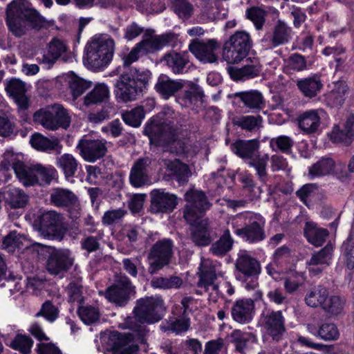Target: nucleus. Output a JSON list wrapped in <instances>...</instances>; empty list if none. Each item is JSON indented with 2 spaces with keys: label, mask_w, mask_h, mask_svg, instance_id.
Segmentation results:
<instances>
[{
  "label": "nucleus",
  "mask_w": 354,
  "mask_h": 354,
  "mask_svg": "<svg viewBox=\"0 0 354 354\" xmlns=\"http://www.w3.org/2000/svg\"><path fill=\"white\" fill-rule=\"evenodd\" d=\"M67 51L66 44L58 38H53L48 44L47 52L37 59L40 64H44L48 68L51 67L55 62L62 57Z\"/></svg>",
  "instance_id": "b1692460"
},
{
  "label": "nucleus",
  "mask_w": 354,
  "mask_h": 354,
  "mask_svg": "<svg viewBox=\"0 0 354 354\" xmlns=\"http://www.w3.org/2000/svg\"><path fill=\"white\" fill-rule=\"evenodd\" d=\"M219 265L214 263L209 259H201L199 268L198 287L203 288L205 290H209L212 299L216 300V297L220 294L218 286L214 283L216 277Z\"/></svg>",
  "instance_id": "9b49d317"
},
{
  "label": "nucleus",
  "mask_w": 354,
  "mask_h": 354,
  "mask_svg": "<svg viewBox=\"0 0 354 354\" xmlns=\"http://www.w3.org/2000/svg\"><path fill=\"white\" fill-rule=\"evenodd\" d=\"M50 198L52 203L58 207L75 205L77 201V198L73 192L64 189H54Z\"/></svg>",
  "instance_id": "c03bdc74"
},
{
  "label": "nucleus",
  "mask_w": 354,
  "mask_h": 354,
  "mask_svg": "<svg viewBox=\"0 0 354 354\" xmlns=\"http://www.w3.org/2000/svg\"><path fill=\"white\" fill-rule=\"evenodd\" d=\"M233 97L238 98L244 106L252 110L262 109L265 105L261 93L256 90L237 92L233 94Z\"/></svg>",
  "instance_id": "2f4dec72"
},
{
  "label": "nucleus",
  "mask_w": 354,
  "mask_h": 354,
  "mask_svg": "<svg viewBox=\"0 0 354 354\" xmlns=\"http://www.w3.org/2000/svg\"><path fill=\"white\" fill-rule=\"evenodd\" d=\"M233 124L248 131H253L261 126L262 118L260 115H245L236 117Z\"/></svg>",
  "instance_id": "09e8293b"
},
{
  "label": "nucleus",
  "mask_w": 354,
  "mask_h": 354,
  "mask_svg": "<svg viewBox=\"0 0 354 354\" xmlns=\"http://www.w3.org/2000/svg\"><path fill=\"white\" fill-rule=\"evenodd\" d=\"M58 165L62 169L66 178L73 176L77 168V164L72 156H60L57 160Z\"/></svg>",
  "instance_id": "e2e57ef3"
},
{
  "label": "nucleus",
  "mask_w": 354,
  "mask_h": 354,
  "mask_svg": "<svg viewBox=\"0 0 354 354\" xmlns=\"http://www.w3.org/2000/svg\"><path fill=\"white\" fill-rule=\"evenodd\" d=\"M6 24L13 35L21 37L30 29L47 28L49 23L38 12L30 8L26 0H13L6 10Z\"/></svg>",
  "instance_id": "f257e3e1"
},
{
  "label": "nucleus",
  "mask_w": 354,
  "mask_h": 354,
  "mask_svg": "<svg viewBox=\"0 0 354 354\" xmlns=\"http://www.w3.org/2000/svg\"><path fill=\"white\" fill-rule=\"evenodd\" d=\"M172 246V242L169 239H162L153 246L148 256L150 273L153 274L169 263Z\"/></svg>",
  "instance_id": "9d476101"
},
{
  "label": "nucleus",
  "mask_w": 354,
  "mask_h": 354,
  "mask_svg": "<svg viewBox=\"0 0 354 354\" xmlns=\"http://www.w3.org/2000/svg\"><path fill=\"white\" fill-rule=\"evenodd\" d=\"M249 214L251 216L250 223L244 228L236 229L235 232L251 243L263 240L265 238L263 218L259 215H253L250 213Z\"/></svg>",
  "instance_id": "a211bd4d"
},
{
  "label": "nucleus",
  "mask_w": 354,
  "mask_h": 354,
  "mask_svg": "<svg viewBox=\"0 0 354 354\" xmlns=\"http://www.w3.org/2000/svg\"><path fill=\"white\" fill-rule=\"evenodd\" d=\"M292 30L285 23L279 21L273 28L272 32L266 34L263 41L268 43V46L277 47L284 45L291 39Z\"/></svg>",
  "instance_id": "a878e982"
},
{
  "label": "nucleus",
  "mask_w": 354,
  "mask_h": 354,
  "mask_svg": "<svg viewBox=\"0 0 354 354\" xmlns=\"http://www.w3.org/2000/svg\"><path fill=\"white\" fill-rule=\"evenodd\" d=\"M187 205L185 209L184 218L188 223L196 221L201 218L202 212L209 207L203 192L196 189H191L186 192Z\"/></svg>",
  "instance_id": "1a4fd4ad"
},
{
  "label": "nucleus",
  "mask_w": 354,
  "mask_h": 354,
  "mask_svg": "<svg viewBox=\"0 0 354 354\" xmlns=\"http://www.w3.org/2000/svg\"><path fill=\"white\" fill-rule=\"evenodd\" d=\"M132 337L130 334H120L112 332L109 336V345L112 354H131L137 350V346L129 344Z\"/></svg>",
  "instance_id": "4be33fe9"
},
{
  "label": "nucleus",
  "mask_w": 354,
  "mask_h": 354,
  "mask_svg": "<svg viewBox=\"0 0 354 354\" xmlns=\"http://www.w3.org/2000/svg\"><path fill=\"white\" fill-rule=\"evenodd\" d=\"M33 121L47 130L56 131L59 128L67 129L71 125V117L62 104H55L36 111Z\"/></svg>",
  "instance_id": "423d86ee"
},
{
  "label": "nucleus",
  "mask_w": 354,
  "mask_h": 354,
  "mask_svg": "<svg viewBox=\"0 0 354 354\" xmlns=\"http://www.w3.org/2000/svg\"><path fill=\"white\" fill-rule=\"evenodd\" d=\"M151 196V208L156 212H171L176 207L177 197L162 190H153Z\"/></svg>",
  "instance_id": "412c9836"
},
{
  "label": "nucleus",
  "mask_w": 354,
  "mask_h": 354,
  "mask_svg": "<svg viewBox=\"0 0 354 354\" xmlns=\"http://www.w3.org/2000/svg\"><path fill=\"white\" fill-rule=\"evenodd\" d=\"M30 143L33 148L41 151L59 150L62 147L57 138L49 139L39 133L31 136Z\"/></svg>",
  "instance_id": "4c0bfd02"
},
{
  "label": "nucleus",
  "mask_w": 354,
  "mask_h": 354,
  "mask_svg": "<svg viewBox=\"0 0 354 354\" xmlns=\"http://www.w3.org/2000/svg\"><path fill=\"white\" fill-rule=\"evenodd\" d=\"M74 259L68 250H53L48 259V271L57 275L66 272L73 265Z\"/></svg>",
  "instance_id": "4468645a"
},
{
  "label": "nucleus",
  "mask_w": 354,
  "mask_h": 354,
  "mask_svg": "<svg viewBox=\"0 0 354 354\" xmlns=\"http://www.w3.org/2000/svg\"><path fill=\"white\" fill-rule=\"evenodd\" d=\"M329 232L326 229L320 227L315 223L307 222L304 227V236L312 245L319 247L326 241Z\"/></svg>",
  "instance_id": "72a5a7b5"
},
{
  "label": "nucleus",
  "mask_w": 354,
  "mask_h": 354,
  "mask_svg": "<svg viewBox=\"0 0 354 354\" xmlns=\"http://www.w3.org/2000/svg\"><path fill=\"white\" fill-rule=\"evenodd\" d=\"M161 62L176 75L187 73L191 66L187 53L174 50L165 53L161 59Z\"/></svg>",
  "instance_id": "2eb2a0df"
},
{
  "label": "nucleus",
  "mask_w": 354,
  "mask_h": 354,
  "mask_svg": "<svg viewBox=\"0 0 354 354\" xmlns=\"http://www.w3.org/2000/svg\"><path fill=\"white\" fill-rule=\"evenodd\" d=\"M5 341L6 344L10 346L12 348L19 351L23 354L29 353L32 346V341L31 339L24 335H17L15 339L11 342H7L4 336H1Z\"/></svg>",
  "instance_id": "864d4df0"
},
{
  "label": "nucleus",
  "mask_w": 354,
  "mask_h": 354,
  "mask_svg": "<svg viewBox=\"0 0 354 354\" xmlns=\"http://www.w3.org/2000/svg\"><path fill=\"white\" fill-rule=\"evenodd\" d=\"M115 42L107 35H95L85 46L84 63L91 70L98 71L111 60Z\"/></svg>",
  "instance_id": "7ed1b4c3"
},
{
  "label": "nucleus",
  "mask_w": 354,
  "mask_h": 354,
  "mask_svg": "<svg viewBox=\"0 0 354 354\" xmlns=\"http://www.w3.org/2000/svg\"><path fill=\"white\" fill-rule=\"evenodd\" d=\"M345 301L339 296L328 297L322 306V309L330 316L335 317L340 315L344 308Z\"/></svg>",
  "instance_id": "8fccbe9b"
},
{
  "label": "nucleus",
  "mask_w": 354,
  "mask_h": 354,
  "mask_svg": "<svg viewBox=\"0 0 354 354\" xmlns=\"http://www.w3.org/2000/svg\"><path fill=\"white\" fill-rule=\"evenodd\" d=\"M203 95V93L201 88L196 84H192L189 89L185 91L183 100L186 104L189 103L190 104H195L196 102L202 100Z\"/></svg>",
  "instance_id": "774afa93"
},
{
  "label": "nucleus",
  "mask_w": 354,
  "mask_h": 354,
  "mask_svg": "<svg viewBox=\"0 0 354 354\" xmlns=\"http://www.w3.org/2000/svg\"><path fill=\"white\" fill-rule=\"evenodd\" d=\"M251 47L250 35L245 31H237L223 44V58L228 64L239 63L248 55Z\"/></svg>",
  "instance_id": "0eeeda50"
},
{
  "label": "nucleus",
  "mask_w": 354,
  "mask_h": 354,
  "mask_svg": "<svg viewBox=\"0 0 354 354\" xmlns=\"http://www.w3.org/2000/svg\"><path fill=\"white\" fill-rule=\"evenodd\" d=\"M285 319L281 311H270L263 313L261 325L268 335L278 341L285 332Z\"/></svg>",
  "instance_id": "f8f14e48"
},
{
  "label": "nucleus",
  "mask_w": 354,
  "mask_h": 354,
  "mask_svg": "<svg viewBox=\"0 0 354 354\" xmlns=\"http://www.w3.org/2000/svg\"><path fill=\"white\" fill-rule=\"evenodd\" d=\"M330 137L333 142L345 145L351 144L354 139V115L349 114L346 117L342 129L339 127H334Z\"/></svg>",
  "instance_id": "bb28decb"
},
{
  "label": "nucleus",
  "mask_w": 354,
  "mask_h": 354,
  "mask_svg": "<svg viewBox=\"0 0 354 354\" xmlns=\"http://www.w3.org/2000/svg\"><path fill=\"white\" fill-rule=\"evenodd\" d=\"M165 307L160 297L140 299L134 308L136 318L140 322L152 324L159 321L163 316Z\"/></svg>",
  "instance_id": "6e6552de"
},
{
  "label": "nucleus",
  "mask_w": 354,
  "mask_h": 354,
  "mask_svg": "<svg viewBox=\"0 0 354 354\" xmlns=\"http://www.w3.org/2000/svg\"><path fill=\"white\" fill-rule=\"evenodd\" d=\"M261 67L258 64H247L241 68L231 69V77L236 81H243L259 75Z\"/></svg>",
  "instance_id": "ea45409f"
},
{
  "label": "nucleus",
  "mask_w": 354,
  "mask_h": 354,
  "mask_svg": "<svg viewBox=\"0 0 354 354\" xmlns=\"http://www.w3.org/2000/svg\"><path fill=\"white\" fill-rule=\"evenodd\" d=\"M171 8L178 17L183 19L187 20L193 15L194 6L187 0H169Z\"/></svg>",
  "instance_id": "3c124183"
},
{
  "label": "nucleus",
  "mask_w": 354,
  "mask_h": 354,
  "mask_svg": "<svg viewBox=\"0 0 354 354\" xmlns=\"http://www.w3.org/2000/svg\"><path fill=\"white\" fill-rule=\"evenodd\" d=\"M270 147L274 151H280L281 153H288L293 145L292 140L286 136H281L270 140Z\"/></svg>",
  "instance_id": "680f3d73"
},
{
  "label": "nucleus",
  "mask_w": 354,
  "mask_h": 354,
  "mask_svg": "<svg viewBox=\"0 0 354 354\" xmlns=\"http://www.w3.org/2000/svg\"><path fill=\"white\" fill-rule=\"evenodd\" d=\"M151 75L149 71H140L135 68L123 72L115 83L117 99L122 102L136 100L148 84Z\"/></svg>",
  "instance_id": "f03ea898"
},
{
  "label": "nucleus",
  "mask_w": 354,
  "mask_h": 354,
  "mask_svg": "<svg viewBox=\"0 0 354 354\" xmlns=\"http://www.w3.org/2000/svg\"><path fill=\"white\" fill-rule=\"evenodd\" d=\"M183 87L180 80H174L166 75H160L155 85L156 91L165 100L174 95Z\"/></svg>",
  "instance_id": "c756f323"
},
{
  "label": "nucleus",
  "mask_w": 354,
  "mask_h": 354,
  "mask_svg": "<svg viewBox=\"0 0 354 354\" xmlns=\"http://www.w3.org/2000/svg\"><path fill=\"white\" fill-rule=\"evenodd\" d=\"M297 86L306 97L310 99L317 96L324 87L321 77L318 74L298 80L297 81Z\"/></svg>",
  "instance_id": "7c9ffc66"
},
{
  "label": "nucleus",
  "mask_w": 354,
  "mask_h": 354,
  "mask_svg": "<svg viewBox=\"0 0 354 354\" xmlns=\"http://www.w3.org/2000/svg\"><path fill=\"white\" fill-rule=\"evenodd\" d=\"M16 176L25 186H32L36 184H50L56 179L57 172L50 165L41 164L28 166L21 161H15L12 165Z\"/></svg>",
  "instance_id": "20e7f679"
},
{
  "label": "nucleus",
  "mask_w": 354,
  "mask_h": 354,
  "mask_svg": "<svg viewBox=\"0 0 354 354\" xmlns=\"http://www.w3.org/2000/svg\"><path fill=\"white\" fill-rule=\"evenodd\" d=\"M151 164L148 156L140 158L131 169L130 182L133 187H140L149 183L147 167Z\"/></svg>",
  "instance_id": "cd10ccee"
},
{
  "label": "nucleus",
  "mask_w": 354,
  "mask_h": 354,
  "mask_svg": "<svg viewBox=\"0 0 354 354\" xmlns=\"http://www.w3.org/2000/svg\"><path fill=\"white\" fill-rule=\"evenodd\" d=\"M59 223V216L54 211L43 213L39 218V232L41 235L50 238L54 236L57 226Z\"/></svg>",
  "instance_id": "473e14b6"
},
{
  "label": "nucleus",
  "mask_w": 354,
  "mask_h": 354,
  "mask_svg": "<svg viewBox=\"0 0 354 354\" xmlns=\"http://www.w3.org/2000/svg\"><path fill=\"white\" fill-rule=\"evenodd\" d=\"M134 289L129 279L126 276H121L117 283L107 290L105 297L111 302L122 305L129 295L134 292Z\"/></svg>",
  "instance_id": "dca6fc26"
},
{
  "label": "nucleus",
  "mask_w": 354,
  "mask_h": 354,
  "mask_svg": "<svg viewBox=\"0 0 354 354\" xmlns=\"http://www.w3.org/2000/svg\"><path fill=\"white\" fill-rule=\"evenodd\" d=\"M32 245L31 241L22 234L11 232L3 241V247L8 252H14L15 248L28 249Z\"/></svg>",
  "instance_id": "58836bf2"
},
{
  "label": "nucleus",
  "mask_w": 354,
  "mask_h": 354,
  "mask_svg": "<svg viewBox=\"0 0 354 354\" xmlns=\"http://www.w3.org/2000/svg\"><path fill=\"white\" fill-rule=\"evenodd\" d=\"M9 201L15 208L23 207L28 201L27 195L19 189H12L9 193Z\"/></svg>",
  "instance_id": "338daca9"
},
{
  "label": "nucleus",
  "mask_w": 354,
  "mask_h": 354,
  "mask_svg": "<svg viewBox=\"0 0 354 354\" xmlns=\"http://www.w3.org/2000/svg\"><path fill=\"white\" fill-rule=\"evenodd\" d=\"M106 142L99 140L82 139L77 148L82 155H104L106 152Z\"/></svg>",
  "instance_id": "e433bc0d"
},
{
  "label": "nucleus",
  "mask_w": 354,
  "mask_h": 354,
  "mask_svg": "<svg viewBox=\"0 0 354 354\" xmlns=\"http://www.w3.org/2000/svg\"><path fill=\"white\" fill-rule=\"evenodd\" d=\"M339 330L333 323L324 322L319 326V338L324 341H335L339 339Z\"/></svg>",
  "instance_id": "4d7b16f0"
},
{
  "label": "nucleus",
  "mask_w": 354,
  "mask_h": 354,
  "mask_svg": "<svg viewBox=\"0 0 354 354\" xmlns=\"http://www.w3.org/2000/svg\"><path fill=\"white\" fill-rule=\"evenodd\" d=\"M236 268L240 272L239 276H254L261 273V266L250 252L241 250L238 253Z\"/></svg>",
  "instance_id": "6ab92c4d"
},
{
  "label": "nucleus",
  "mask_w": 354,
  "mask_h": 354,
  "mask_svg": "<svg viewBox=\"0 0 354 354\" xmlns=\"http://www.w3.org/2000/svg\"><path fill=\"white\" fill-rule=\"evenodd\" d=\"M340 258L348 269L354 268V234H350L343 243Z\"/></svg>",
  "instance_id": "a18cd8bd"
},
{
  "label": "nucleus",
  "mask_w": 354,
  "mask_h": 354,
  "mask_svg": "<svg viewBox=\"0 0 354 354\" xmlns=\"http://www.w3.org/2000/svg\"><path fill=\"white\" fill-rule=\"evenodd\" d=\"M307 69V62L304 56L292 54L286 61V70L287 72H300Z\"/></svg>",
  "instance_id": "13d9d810"
},
{
  "label": "nucleus",
  "mask_w": 354,
  "mask_h": 354,
  "mask_svg": "<svg viewBox=\"0 0 354 354\" xmlns=\"http://www.w3.org/2000/svg\"><path fill=\"white\" fill-rule=\"evenodd\" d=\"M109 90L104 84H98L85 97L84 104L86 106L101 103L109 97Z\"/></svg>",
  "instance_id": "37998d69"
},
{
  "label": "nucleus",
  "mask_w": 354,
  "mask_h": 354,
  "mask_svg": "<svg viewBox=\"0 0 354 354\" xmlns=\"http://www.w3.org/2000/svg\"><path fill=\"white\" fill-rule=\"evenodd\" d=\"M334 162L331 158H326L314 165L310 169V174L313 176H321L333 171Z\"/></svg>",
  "instance_id": "bf43d9fd"
},
{
  "label": "nucleus",
  "mask_w": 354,
  "mask_h": 354,
  "mask_svg": "<svg viewBox=\"0 0 354 354\" xmlns=\"http://www.w3.org/2000/svg\"><path fill=\"white\" fill-rule=\"evenodd\" d=\"M246 17L254 23L257 30L262 28L265 21L264 12L262 9L257 7H252L247 10Z\"/></svg>",
  "instance_id": "0e129e2a"
},
{
  "label": "nucleus",
  "mask_w": 354,
  "mask_h": 354,
  "mask_svg": "<svg viewBox=\"0 0 354 354\" xmlns=\"http://www.w3.org/2000/svg\"><path fill=\"white\" fill-rule=\"evenodd\" d=\"M183 281L178 277H171L169 278L158 277L151 281V285L156 288H179Z\"/></svg>",
  "instance_id": "052dcab7"
},
{
  "label": "nucleus",
  "mask_w": 354,
  "mask_h": 354,
  "mask_svg": "<svg viewBox=\"0 0 354 354\" xmlns=\"http://www.w3.org/2000/svg\"><path fill=\"white\" fill-rule=\"evenodd\" d=\"M233 241L228 230L225 231L216 242L212 244L211 251L217 256H221L230 251L232 247Z\"/></svg>",
  "instance_id": "5fc2aeb1"
},
{
  "label": "nucleus",
  "mask_w": 354,
  "mask_h": 354,
  "mask_svg": "<svg viewBox=\"0 0 354 354\" xmlns=\"http://www.w3.org/2000/svg\"><path fill=\"white\" fill-rule=\"evenodd\" d=\"M68 86L73 99L75 100L91 86V82L72 73L68 77Z\"/></svg>",
  "instance_id": "de8ad7c7"
},
{
  "label": "nucleus",
  "mask_w": 354,
  "mask_h": 354,
  "mask_svg": "<svg viewBox=\"0 0 354 354\" xmlns=\"http://www.w3.org/2000/svg\"><path fill=\"white\" fill-rule=\"evenodd\" d=\"M333 252L332 244H327L323 249L314 254L306 263L310 273L313 275L319 274L331 261Z\"/></svg>",
  "instance_id": "aec40b11"
},
{
  "label": "nucleus",
  "mask_w": 354,
  "mask_h": 354,
  "mask_svg": "<svg viewBox=\"0 0 354 354\" xmlns=\"http://www.w3.org/2000/svg\"><path fill=\"white\" fill-rule=\"evenodd\" d=\"M191 225L192 238L194 242L198 245H206L209 243V236L207 231V223L201 218L192 223Z\"/></svg>",
  "instance_id": "c9c22d12"
},
{
  "label": "nucleus",
  "mask_w": 354,
  "mask_h": 354,
  "mask_svg": "<svg viewBox=\"0 0 354 354\" xmlns=\"http://www.w3.org/2000/svg\"><path fill=\"white\" fill-rule=\"evenodd\" d=\"M305 280L304 272L291 269L286 272L284 278V288L287 292L292 293L303 285Z\"/></svg>",
  "instance_id": "a19ab883"
},
{
  "label": "nucleus",
  "mask_w": 354,
  "mask_h": 354,
  "mask_svg": "<svg viewBox=\"0 0 354 354\" xmlns=\"http://www.w3.org/2000/svg\"><path fill=\"white\" fill-rule=\"evenodd\" d=\"M6 91L12 97L26 92L25 84L18 79H11L6 82Z\"/></svg>",
  "instance_id": "69168bd1"
},
{
  "label": "nucleus",
  "mask_w": 354,
  "mask_h": 354,
  "mask_svg": "<svg viewBox=\"0 0 354 354\" xmlns=\"http://www.w3.org/2000/svg\"><path fill=\"white\" fill-rule=\"evenodd\" d=\"M145 112L143 106H138L130 111L123 113L122 118L127 124L133 127H138L145 118Z\"/></svg>",
  "instance_id": "603ef678"
},
{
  "label": "nucleus",
  "mask_w": 354,
  "mask_h": 354,
  "mask_svg": "<svg viewBox=\"0 0 354 354\" xmlns=\"http://www.w3.org/2000/svg\"><path fill=\"white\" fill-rule=\"evenodd\" d=\"M349 93V87L346 82H335L330 91L324 95L325 102L330 108L339 109L344 104Z\"/></svg>",
  "instance_id": "5701e85b"
},
{
  "label": "nucleus",
  "mask_w": 354,
  "mask_h": 354,
  "mask_svg": "<svg viewBox=\"0 0 354 354\" xmlns=\"http://www.w3.org/2000/svg\"><path fill=\"white\" fill-rule=\"evenodd\" d=\"M233 319L240 324L249 323L254 315V304L251 299L237 300L232 307Z\"/></svg>",
  "instance_id": "393cba45"
},
{
  "label": "nucleus",
  "mask_w": 354,
  "mask_h": 354,
  "mask_svg": "<svg viewBox=\"0 0 354 354\" xmlns=\"http://www.w3.org/2000/svg\"><path fill=\"white\" fill-rule=\"evenodd\" d=\"M176 113L170 107H163L157 115V119L148 122L145 127L144 133L148 136L150 142L156 145H163L171 138V124L177 118Z\"/></svg>",
  "instance_id": "39448f33"
},
{
  "label": "nucleus",
  "mask_w": 354,
  "mask_h": 354,
  "mask_svg": "<svg viewBox=\"0 0 354 354\" xmlns=\"http://www.w3.org/2000/svg\"><path fill=\"white\" fill-rule=\"evenodd\" d=\"M220 44L214 39L206 42L194 41L189 45V50L194 56L203 63H214L218 59L215 51L218 49Z\"/></svg>",
  "instance_id": "ddd939ff"
},
{
  "label": "nucleus",
  "mask_w": 354,
  "mask_h": 354,
  "mask_svg": "<svg viewBox=\"0 0 354 354\" xmlns=\"http://www.w3.org/2000/svg\"><path fill=\"white\" fill-rule=\"evenodd\" d=\"M259 147L258 140H237L232 145V151L236 155H252Z\"/></svg>",
  "instance_id": "49530a36"
},
{
  "label": "nucleus",
  "mask_w": 354,
  "mask_h": 354,
  "mask_svg": "<svg viewBox=\"0 0 354 354\" xmlns=\"http://www.w3.org/2000/svg\"><path fill=\"white\" fill-rule=\"evenodd\" d=\"M322 109L309 110L301 113L298 118L299 127L307 134L316 133L321 124L319 113Z\"/></svg>",
  "instance_id": "c85d7f7f"
},
{
  "label": "nucleus",
  "mask_w": 354,
  "mask_h": 354,
  "mask_svg": "<svg viewBox=\"0 0 354 354\" xmlns=\"http://www.w3.org/2000/svg\"><path fill=\"white\" fill-rule=\"evenodd\" d=\"M162 165L169 170L173 172L179 181H185L191 175L190 168L185 164L177 159L173 160L165 159L162 161Z\"/></svg>",
  "instance_id": "79ce46f5"
},
{
  "label": "nucleus",
  "mask_w": 354,
  "mask_h": 354,
  "mask_svg": "<svg viewBox=\"0 0 354 354\" xmlns=\"http://www.w3.org/2000/svg\"><path fill=\"white\" fill-rule=\"evenodd\" d=\"M328 296V290L325 287L318 285L312 287L306 292L304 300L306 304L309 307L317 308L321 306L322 308Z\"/></svg>",
  "instance_id": "f704fd0d"
},
{
  "label": "nucleus",
  "mask_w": 354,
  "mask_h": 354,
  "mask_svg": "<svg viewBox=\"0 0 354 354\" xmlns=\"http://www.w3.org/2000/svg\"><path fill=\"white\" fill-rule=\"evenodd\" d=\"M176 39L174 33H167L161 35H145L141 41L138 43L142 54L153 53L160 50L165 46L170 45Z\"/></svg>",
  "instance_id": "f3484780"
},
{
  "label": "nucleus",
  "mask_w": 354,
  "mask_h": 354,
  "mask_svg": "<svg viewBox=\"0 0 354 354\" xmlns=\"http://www.w3.org/2000/svg\"><path fill=\"white\" fill-rule=\"evenodd\" d=\"M77 313L81 320L87 325L95 323L100 315L99 310L92 306H81Z\"/></svg>",
  "instance_id": "6e6d98bb"
}]
</instances>
